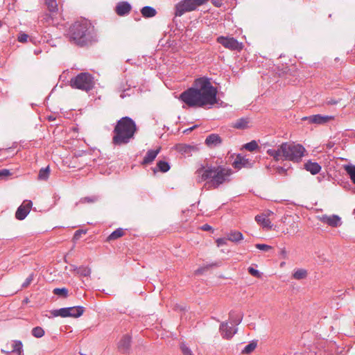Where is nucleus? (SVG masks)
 Returning <instances> with one entry per match:
<instances>
[{
  "instance_id": "f257e3e1",
  "label": "nucleus",
  "mask_w": 355,
  "mask_h": 355,
  "mask_svg": "<svg viewBox=\"0 0 355 355\" xmlns=\"http://www.w3.org/2000/svg\"><path fill=\"white\" fill-rule=\"evenodd\" d=\"M217 90L209 79L200 78L195 81V87H191L180 95V99L191 107L212 106L217 103Z\"/></svg>"
},
{
  "instance_id": "f03ea898",
  "label": "nucleus",
  "mask_w": 355,
  "mask_h": 355,
  "mask_svg": "<svg viewBox=\"0 0 355 355\" xmlns=\"http://www.w3.org/2000/svg\"><path fill=\"white\" fill-rule=\"evenodd\" d=\"M232 173L231 168L223 166H208L207 168L202 166L196 171V181L198 183L207 181L206 187L216 189L223 183L230 182Z\"/></svg>"
},
{
  "instance_id": "7ed1b4c3",
  "label": "nucleus",
  "mask_w": 355,
  "mask_h": 355,
  "mask_svg": "<svg viewBox=\"0 0 355 355\" xmlns=\"http://www.w3.org/2000/svg\"><path fill=\"white\" fill-rule=\"evenodd\" d=\"M306 153V150L302 144L295 142H283L276 149L269 148L266 151L276 162L283 159L296 163L302 161Z\"/></svg>"
},
{
  "instance_id": "20e7f679",
  "label": "nucleus",
  "mask_w": 355,
  "mask_h": 355,
  "mask_svg": "<svg viewBox=\"0 0 355 355\" xmlns=\"http://www.w3.org/2000/svg\"><path fill=\"white\" fill-rule=\"evenodd\" d=\"M69 41L79 46L92 44L96 41L94 26L87 20L75 22L67 34Z\"/></svg>"
},
{
  "instance_id": "39448f33",
  "label": "nucleus",
  "mask_w": 355,
  "mask_h": 355,
  "mask_svg": "<svg viewBox=\"0 0 355 355\" xmlns=\"http://www.w3.org/2000/svg\"><path fill=\"white\" fill-rule=\"evenodd\" d=\"M137 132L135 122L129 116H124L117 121L112 131V143L114 146L126 145L135 138Z\"/></svg>"
},
{
  "instance_id": "423d86ee",
  "label": "nucleus",
  "mask_w": 355,
  "mask_h": 355,
  "mask_svg": "<svg viewBox=\"0 0 355 355\" xmlns=\"http://www.w3.org/2000/svg\"><path fill=\"white\" fill-rule=\"evenodd\" d=\"M70 85L72 88L88 92L94 87V78L89 73L82 72L71 79Z\"/></svg>"
},
{
  "instance_id": "0eeeda50",
  "label": "nucleus",
  "mask_w": 355,
  "mask_h": 355,
  "mask_svg": "<svg viewBox=\"0 0 355 355\" xmlns=\"http://www.w3.org/2000/svg\"><path fill=\"white\" fill-rule=\"evenodd\" d=\"M208 0H182L175 6V15L180 17L185 12L195 10L198 6L205 3Z\"/></svg>"
},
{
  "instance_id": "6e6552de",
  "label": "nucleus",
  "mask_w": 355,
  "mask_h": 355,
  "mask_svg": "<svg viewBox=\"0 0 355 355\" xmlns=\"http://www.w3.org/2000/svg\"><path fill=\"white\" fill-rule=\"evenodd\" d=\"M217 42L223 46L231 51H241L243 48L242 42H239L234 37L220 36L217 38Z\"/></svg>"
},
{
  "instance_id": "1a4fd4ad",
  "label": "nucleus",
  "mask_w": 355,
  "mask_h": 355,
  "mask_svg": "<svg viewBox=\"0 0 355 355\" xmlns=\"http://www.w3.org/2000/svg\"><path fill=\"white\" fill-rule=\"evenodd\" d=\"M32 205L33 203L31 200H24L17 209L16 218L19 220H24L30 212Z\"/></svg>"
},
{
  "instance_id": "9d476101",
  "label": "nucleus",
  "mask_w": 355,
  "mask_h": 355,
  "mask_svg": "<svg viewBox=\"0 0 355 355\" xmlns=\"http://www.w3.org/2000/svg\"><path fill=\"white\" fill-rule=\"evenodd\" d=\"M131 346V336L128 334L123 335L120 339L117 345L118 350L123 353L127 354L129 352Z\"/></svg>"
},
{
  "instance_id": "9b49d317",
  "label": "nucleus",
  "mask_w": 355,
  "mask_h": 355,
  "mask_svg": "<svg viewBox=\"0 0 355 355\" xmlns=\"http://www.w3.org/2000/svg\"><path fill=\"white\" fill-rule=\"evenodd\" d=\"M219 331L223 338L229 340L236 333L237 329L233 330L232 327H230L227 322H223L220 324Z\"/></svg>"
},
{
  "instance_id": "f8f14e48",
  "label": "nucleus",
  "mask_w": 355,
  "mask_h": 355,
  "mask_svg": "<svg viewBox=\"0 0 355 355\" xmlns=\"http://www.w3.org/2000/svg\"><path fill=\"white\" fill-rule=\"evenodd\" d=\"M320 220L323 223L327 224L328 225L334 227H338L341 225V218L337 215H323L320 217Z\"/></svg>"
},
{
  "instance_id": "ddd939ff",
  "label": "nucleus",
  "mask_w": 355,
  "mask_h": 355,
  "mask_svg": "<svg viewBox=\"0 0 355 355\" xmlns=\"http://www.w3.org/2000/svg\"><path fill=\"white\" fill-rule=\"evenodd\" d=\"M131 8L130 4L127 1H121L117 3L115 11L118 15L124 16L129 14Z\"/></svg>"
},
{
  "instance_id": "4468645a",
  "label": "nucleus",
  "mask_w": 355,
  "mask_h": 355,
  "mask_svg": "<svg viewBox=\"0 0 355 355\" xmlns=\"http://www.w3.org/2000/svg\"><path fill=\"white\" fill-rule=\"evenodd\" d=\"M332 119H333V116L315 114V115L310 116L308 118V120L311 123L324 124V123L329 122Z\"/></svg>"
},
{
  "instance_id": "2eb2a0df",
  "label": "nucleus",
  "mask_w": 355,
  "mask_h": 355,
  "mask_svg": "<svg viewBox=\"0 0 355 355\" xmlns=\"http://www.w3.org/2000/svg\"><path fill=\"white\" fill-rule=\"evenodd\" d=\"M232 165L235 168L240 169L242 167H248L250 165V162L248 159L239 155Z\"/></svg>"
},
{
  "instance_id": "dca6fc26",
  "label": "nucleus",
  "mask_w": 355,
  "mask_h": 355,
  "mask_svg": "<svg viewBox=\"0 0 355 355\" xmlns=\"http://www.w3.org/2000/svg\"><path fill=\"white\" fill-rule=\"evenodd\" d=\"M221 143L222 139L217 134H211L205 139V144L209 147H215Z\"/></svg>"
},
{
  "instance_id": "f3484780",
  "label": "nucleus",
  "mask_w": 355,
  "mask_h": 355,
  "mask_svg": "<svg viewBox=\"0 0 355 355\" xmlns=\"http://www.w3.org/2000/svg\"><path fill=\"white\" fill-rule=\"evenodd\" d=\"M160 148L157 150H150L147 152L146 156L144 157L141 164L143 165H147L151 163L157 157L158 153H159Z\"/></svg>"
},
{
  "instance_id": "a211bd4d",
  "label": "nucleus",
  "mask_w": 355,
  "mask_h": 355,
  "mask_svg": "<svg viewBox=\"0 0 355 355\" xmlns=\"http://www.w3.org/2000/svg\"><path fill=\"white\" fill-rule=\"evenodd\" d=\"M255 220L259 225H261L263 228L271 229L272 224L270 219L263 214L257 215L255 217Z\"/></svg>"
},
{
  "instance_id": "6ab92c4d",
  "label": "nucleus",
  "mask_w": 355,
  "mask_h": 355,
  "mask_svg": "<svg viewBox=\"0 0 355 355\" xmlns=\"http://www.w3.org/2000/svg\"><path fill=\"white\" fill-rule=\"evenodd\" d=\"M304 168L309 171L312 175H316L320 171L321 166L317 162L308 161L304 164Z\"/></svg>"
},
{
  "instance_id": "aec40b11",
  "label": "nucleus",
  "mask_w": 355,
  "mask_h": 355,
  "mask_svg": "<svg viewBox=\"0 0 355 355\" xmlns=\"http://www.w3.org/2000/svg\"><path fill=\"white\" fill-rule=\"evenodd\" d=\"M85 311V308L81 306L69 307V317L78 318L81 316Z\"/></svg>"
},
{
  "instance_id": "412c9836",
  "label": "nucleus",
  "mask_w": 355,
  "mask_h": 355,
  "mask_svg": "<svg viewBox=\"0 0 355 355\" xmlns=\"http://www.w3.org/2000/svg\"><path fill=\"white\" fill-rule=\"evenodd\" d=\"M142 16L145 18L153 17L156 15V10L151 6H144L141 10Z\"/></svg>"
},
{
  "instance_id": "4be33fe9",
  "label": "nucleus",
  "mask_w": 355,
  "mask_h": 355,
  "mask_svg": "<svg viewBox=\"0 0 355 355\" xmlns=\"http://www.w3.org/2000/svg\"><path fill=\"white\" fill-rule=\"evenodd\" d=\"M243 234L241 232L238 231H232L227 236V240L234 243L239 242L240 241L243 240Z\"/></svg>"
},
{
  "instance_id": "5701e85b",
  "label": "nucleus",
  "mask_w": 355,
  "mask_h": 355,
  "mask_svg": "<svg viewBox=\"0 0 355 355\" xmlns=\"http://www.w3.org/2000/svg\"><path fill=\"white\" fill-rule=\"evenodd\" d=\"M51 313L53 317L60 316L62 318H67L69 317L70 315L69 312V307L53 310L51 311Z\"/></svg>"
},
{
  "instance_id": "b1692460",
  "label": "nucleus",
  "mask_w": 355,
  "mask_h": 355,
  "mask_svg": "<svg viewBox=\"0 0 355 355\" xmlns=\"http://www.w3.org/2000/svg\"><path fill=\"white\" fill-rule=\"evenodd\" d=\"M12 352L15 355H24L23 345L20 340H15L12 344Z\"/></svg>"
},
{
  "instance_id": "393cba45",
  "label": "nucleus",
  "mask_w": 355,
  "mask_h": 355,
  "mask_svg": "<svg viewBox=\"0 0 355 355\" xmlns=\"http://www.w3.org/2000/svg\"><path fill=\"white\" fill-rule=\"evenodd\" d=\"M249 119L248 118H241L236 120L233 127L236 129H245L248 127Z\"/></svg>"
},
{
  "instance_id": "a878e982",
  "label": "nucleus",
  "mask_w": 355,
  "mask_h": 355,
  "mask_svg": "<svg viewBox=\"0 0 355 355\" xmlns=\"http://www.w3.org/2000/svg\"><path fill=\"white\" fill-rule=\"evenodd\" d=\"M50 173L51 170L49 166H47L45 168H42L39 171L37 179L39 180L46 181L48 180Z\"/></svg>"
},
{
  "instance_id": "bb28decb",
  "label": "nucleus",
  "mask_w": 355,
  "mask_h": 355,
  "mask_svg": "<svg viewBox=\"0 0 355 355\" xmlns=\"http://www.w3.org/2000/svg\"><path fill=\"white\" fill-rule=\"evenodd\" d=\"M124 234V231L122 228H118L114 230L112 233H111L108 237L107 238V241H110L113 240H116Z\"/></svg>"
},
{
  "instance_id": "cd10ccee",
  "label": "nucleus",
  "mask_w": 355,
  "mask_h": 355,
  "mask_svg": "<svg viewBox=\"0 0 355 355\" xmlns=\"http://www.w3.org/2000/svg\"><path fill=\"white\" fill-rule=\"evenodd\" d=\"M307 275L308 272L306 270L300 268L294 272L293 274V277L295 279L300 280L305 279L307 277Z\"/></svg>"
},
{
  "instance_id": "c85d7f7f",
  "label": "nucleus",
  "mask_w": 355,
  "mask_h": 355,
  "mask_svg": "<svg viewBox=\"0 0 355 355\" xmlns=\"http://www.w3.org/2000/svg\"><path fill=\"white\" fill-rule=\"evenodd\" d=\"M46 5L50 12L54 13L57 12L58 4L56 0H46Z\"/></svg>"
},
{
  "instance_id": "c756f323",
  "label": "nucleus",
  "mask_w": 355,
  "mask_h": 355,
  "mask_svg": "<svg viewBox=\"0 0 355 355\" xmlns=\"http://www.w3.org/2000/svg\"><path fill=\"white\" fill-rule=\"evenodd\" d=\"M257 343L255 340H252L248 345H247L243 349L242 353L250 354L253 352L257 347Z\"/></svg>"
},
{
  "instance_id": "7c9ffc66",
  "label": "nucleus",
  "mask_w": 355,
  "mask_h": 355,
  "mask_svg": "<svg viewBox=\"0 0 355 355\" xmlns=\"http://www.w3.org/2000/svg\"><path fill=\"white\" fill-rule=\"evenodd\" d=\"M345 169L350 176L351 180L355 184V166L354 165H346Z\"/></svg>"
},
{
  "instance_id": "2f4dec72",
  "label": "nucleus",
  "mask_w": 355,
  "mask_h": 355,
  "mask_svg": "<svg viewBox=\"0 0 355 355\" xmlns=\"http://www.w3.org/2000/svg\"><path fill=\"white\" fill-rule=\"evenodd\" d=\"M234 311H231L230 313V320H231L232 321V323L236 324V325H238L239 324L241 321H242V319H243V315H238L236 316H234Z\"/></svg>"
},
{
  "instance_id": "473e14b6",
  "label": "nucleus",
  "mask_w": 355,
  "mask_h": 355,
  "mask_svg": "<svg viewBox=\"0 0 355 355\" xmlns=\"http://www.w3.org/2000/svg\"><path fill=\"white\" fill-rule=\"evenodd\" d=\"M53 293L56 295L61 296L65 298L68 296L69 291L65 288H56L53 289Z\"/></svg>"
},
{
  "instance_id": "72a5a7b5",
  "label": "nucleus",
  "mask_w": 355,
  "mask_h": 355,
  "mask_svg": "<svg viewBox=\"0 0 355 355\" xmlns=\"http://www.w3.org/2000/svg\"><path fill=\"white\" fill-rule=\"evenodd\" d=\"M157 166L159 170L163 173H166L170 169L168 163L165 161H159L157 164Z\"/></svg>"
},
{
  "instance_id": "f704fd0d",
  "label": "nucleus",
  "mask_w": 355,
  "mask_h": 355,
  "mask_svg": "<svg viewBox=\"0 0 355 355\" xmlns=\"http://www.w3.org/2000/svg\"><path fill=\"white\" fill-rule=\"evenodd\" d=\"M32 335L35 338H40L44 335V331L42 327H36L32 329Z\"/></svg>"
},
{
  "instance_id": "c9c22d12",
  "label": "nucleus",
  "mask_w": 355,
  "mask_h": 355,
  "mask_svg": "<svg viewBox=\"0 0 355 355\" xmlns=\"http://www.w3.org/2000/svg\"><path fill=\"white\" fill-rule=\"evenodd\" d=\"M78 273L83 277H87L91 273V269L86 266H80L78 268Z\"/></svg>"
},
{
  "instance_id": "e433bc0d",
  "label": "nucleus",
  "mask_w": 355,
  "mask_h": 355,
  "mask_svg": "<svg viewBox=\"0 0 355 355\" xmlns=\"http://www.w3.org/2000/svg\"><path fill=\"white\" fill-rule=\"evenodd\" d=\"M258 147H259V146H258L257 143L254 140L249 143L245 144L244 146V148L250 152L255 150L257 148H258Z\"/></svg>"
},
{
  "instance_id": "4c0bfd02",
  "label": "nucleus",
  "mask_w": 355,
  "mask_h": 355,
  "mask_svg": "<svg viewBox=\"0 0 355 355\" xmlns=\"http://www.w3.org/2000/svg\"><path fill=\"white\" fill-rule=\"evenodd\" d=\"M98 198L96 196H91V197H85L80 200V203H92L95 202L98 200Z\"/></svg>"
},
{
  "instance_id": "58836bf2",
  "label": "nucleus",
  "mask_w": 355,
  "mask_h": 355,
  "mask_svg": "<svg viewBox=\"0 0 355 355\" xmlns=\"http://www.w3.org/2000/svg\"><path fill=\"white\" fill-rule=\"evenodd\" d=\"M180 349L183 355H194L189 347H188L184 343H181Z\"/></svg>"
},
{
  "instance_id": "ea45409f",
  "label": "nucleus",
  "mask_w": 355,
  "mask_h": 355,
  "mask_svg": "<svg viewBox=\"0 0 355 355\" xmlns=\"http://www.w3.org/2000/svg\"><path fill=\"white\" fill-rule=\"evenodd\" d=\"M34 279V274L31 273L25 280V282L22 284L21 288H27L33 281Z\"/></svg>"
},
{
  "instance_id": "a19ab883",
  "label": "nucleus",
  "mask_w": 355,
  "mask_h": 355,
  "mask_svg": "<svg viewBox=\"0 0 355 355\" xmlns=\"http://www.w3.org/2000/svg\"><path fill=\"white\" fill-rule=\"evenodd\" d=\"M28 35L24 33H19L17 36V41L21 43H24L27 42Z\"/></svg>"
},
{
  "instance_id": "79ce46f5",
  "label": "nucleus",
  "mask_w": 355,
  "mask_h": 355,
  "mask_svg": "<svg viewBox=\"0 0 355 355\" xmlns=\"http://www.w3.org/2000/svg\"><path fill=\"white\" fill-rule=\"evenodd\" d=\"M255 247L256 248L263 251H268L269 250L272 249V247L270 245L266 244L258 243L255 245Z\"/></svg>"
},
{
  "instance_id": "37998d69",
  "label": "nucleus",
  "mask_w": 355,
  "mask_h": 355,
  "mask_svg": "<svg viewBox=\"0 0 355 355\" xmlns=\"http://www.w3.org/2000/svg\"><path fill=\"white\" fill-rule=\"evenodd\" d=\"M248 272L251 275H252L254 277H261V275H260V272H259V270H257V269H254L252 267L248 268Z\"/></svg>"
},
{
  "instance_id": "c03bdc74",
  "label": "nucleus",
  "mask_w": 355,
  "mask_h": 355,
  "mask_svg": "<svg viewBox=\"0 0 355 355\" xmlns=\"http://www.w3.org/2000/svg\"><path fill=\"white\" fill-rule=\"evenodd\" d=\"M276 172L280 175H286L287 173V169L282 166H278L276 168Z\"/></svg>"
},
{
  "instance_id": "a18cd8bd",
  "label": "nucleus",
  "mask_w": 355,
  "mask_h": 355,
  "mask_svg": "<svg viewBox=\"0 0 355 355\" xmlns=\"http://www.w3.org/2000/svg\"><path fill=\"white\" fill-rule=\"evenodd\" d=\"M11 175L8 169H2L0 171V178H6Z\"/></svg>"
},
{
  "instance_id": "49530a36",
  "label": "nucleus",
  "mask_w": 355,
  "mask_h": 355,
  "mask_svg": "<svg viewBox=\"0 0 355 355\" xmlns=\"http://www.w3.org/2000/svg\"><path fill=\"white\" fill-rule=\"evenodd\" d=\"M227 239H225V238H219L218 239L216 242L217 243V246L218 247H220V246H222L223 245H225L227 243L226 241Z\"/></svg>"
},
{
  "instance_id": "de8ad7c7",
  "label": "nucleus",
  "mask_w": 355,
  "mask_h": 355,
  "mask_svg": "<svg viewBox=\"0 0 355 355\" xmlns=\"http://www.w3.org/2000/svg\"><path fill=\"white\" fill-rule=\"evenodd\" d=\"M201 230L203 231H210L212 230V227L208 224H205L201 227Z\"/></svg>"
},
{
  "instance_id": "09e8293b",
  "label": "nucleus",
  "mask_w": 355,
  "mask_h": 355,
  "mask_svg": "<svg viewBox=\"0 0 355 355\" xmlns=\"http://www.w3.org/2000/svg\"><path fill=\"white\" fill-rule=\"evenodd\" d=\"M223 0H211L212 3L216 7H220Z\"/></svg>"
},
{
  "instance_id": "8fccbe9b",
  "label": "nucleus",
  "mask_w": 355,
  "mask_h": 355,
  "mask_svg": "<svg viewBox=\"0 0 355 355\" xmlns=\"http://www.w3.org/2000/svg\"><path fill=\"white\" fill-rule=\"evenodd\" d=\"M281 255L284 259H286L287 257V252L285 248L282 249Z\"/></svg>"
},
{
  "instance_id": "3c124183",
  "label": "nucleus",
  "mask_w": 355,
  "mask_h": 355,
  "mask_svg": "<svg viewBox=\"0 0 355 355\" xmlns=\"http://www.w3.org/2000/svg\"><path fill=\"white\" fill-rule=\"evenodd\" d=\"M80 234H81V232L80 231H76V233L74 234L73 239H78Z\"/></svg>"
},
{
  "instance_id": "603ef678",
  "label": "nucleus",
  "mask_w": 355,
  "mask_h": 355,
  "mask_svg": "<svg viewBox=\"0 0 355 355\" xmlns=\"http://www.w3.org/2000/svg\"><path fill=\"white\" fill-rule=\"evenodd\" d=\"M196 127H197V125H193V126L187 129L184 132H191L193 130H194Z\"/></svg>"
},
{
  "instance_id": "864d4df0",
  "label": "nucleus",
  "mask_w": 355,
  "mask_h": 355,
  "mask_svg": "<svg viewBox=\"0 0 355 355\" xmlns=\"http://www.w3.org/2000/svg\"><path fill=\"white\" fill-rule=\"evenodd\" d=\"M1 352L2 353H4V354H7V355H9L10 354L12 353V351H6L4 349H1Z\"/></svg>"
},
{
  "instance_id": "5fc2aeb1",
  "label": "nucleus",
  "mask_w": 355,
  "mask_h": 355,
  "mask_svg": "<svg viewBox=\"0 0 355 355\" xmlns=\"http://www.w3.org/2000/svg\"><path fill=\"white\" fill-rule=\"evenodd\" d=\"M1 26V22L0 21V27Z\"/></svg>"
}]
</instances>
